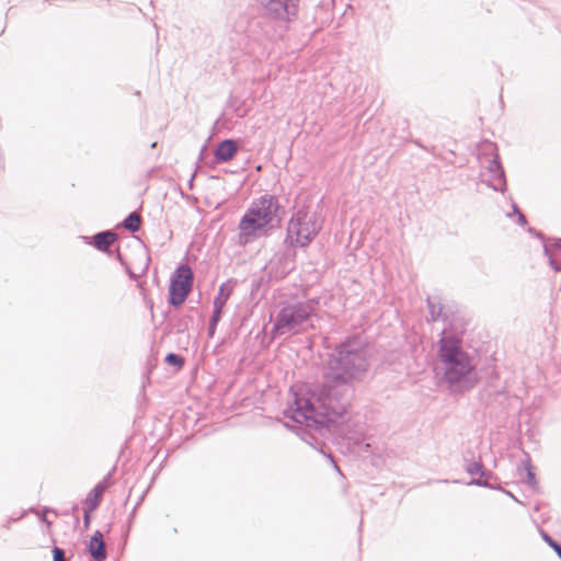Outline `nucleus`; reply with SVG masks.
I'll return each instance as SVG.
<instances>
[{
	"instance_id": "obj_2",
	"label": "nucleus",
	"mask_w": 561,
	"mask_h": 561,
	"mask_svg": "<svg viewBox=\"0 0 561 561\" xmlns=\"http://www.w3.org/2000/svg\"><path fill=\"white\" fill-rule=\"evenodd\" d=\"M279 203L273 195L254 199L239 221V241L249 243L264 236L279 221Z\"/></svg>"
},
{
	"instance_id": "obj_9",
	"label": "nucleus",
	"mask_w": 561,
	"mask_h": 561,
	"mask_svg": "<svg viewBox=\"0 0 561 561\" xmlns=\"http://www.w3.org/2000/svg\"><path fill=\"white\" fill-rule=\"evenodd\" d=\"M88 549L95 561H104L106 559V548L100 530H96L91 537Z\"/></svg>"
},
{
	"instance_id": "obj_14",
	"label": "nucleus",
	"mask_w": 561,
	"mask_h": 561,
	"mask_svg": "<svg viewBox=\"0 0 561 561\" xmlns=\"http://www.w3.org/2000/svg\"><path fill=\"white\" fill-rule=\"evenodd\" d=\"M165 363L170 366L176 367V369H182L185 364V359L180 355L170 353L165 356Z\"/></svg>"
},
{
	"instance_id": "obj_8",
	"label": "nucleus",
	"mask_w": 561,
	"mask_h": 561,
	"mask_svg": "<svg viewBox=\"0 0 561 561\" xmlns=\"http://www.w3.org/2000/svg\"><path fill=\"white\" fill-rule=\"evenodd\" d=\"M233 291V283L232 282H226L222 283L219 287L218 295L214 299V313L211 317V323L215 325L221 316L222 309L230 298L231 294Z\"/></svg>"
},
{
	"instance_id": "obj_17",
	"label": "nucleus",
	"mask_w": 561,
	"mask_h": 561,
	"mask_svg": "<svg viewBox=\"0 0 561 561\" xmlns=\"http://www.w3.org/2000/svg\"><path fill=\"white\" fill-rule=\"evenodd\" d=\"M481 469H482L481 465L473 463V465L470 466L469 472L471 474H473V476H480L481 474Z\"/></svg>"
},
{
	"instance_id": "obj_13",
	"label": "nucleus",
	"mask_w": 561,
	"mask_h": 561,
	"mask_svg": "<svg viewBox=\"0 0 561 561\" xmlns=\"http://www.w3.org/2000/svg\"><path fill=\"white\" fill-rule=\"evenodd\" d=\"M141 225L140 216L136 213H131L125 220L124 227L133 232L138 231Z\"/></svg>"
},
{
	"instance_id": "obj_16",
	"label": "nucleus",
	"mask_w": 561,
	"mask_h": 561,
	"mask_svg": "<svg viewBox=\"0 0 561 561\" xmlns=\"http://www.w3.org/2000/svg\"><path fill=\"white\" fill-rule=\"evenodd\" d=\"M53 557L54 561H66L64 550L58 547L53 549Z\"/></svg>"
},
{
	"instance_id": "obj_20",
	"label": "nucleus",
	"mask_w": 561,
	"mask_h": 561,
	"mask_svg": "<svg viewBox=\"0 0 561 561\" xmlns=\"http://www.w3.org/2000/svg\"><path fill=\"white\" fill-rule=\"evenodd\" d=\"M551 548L557 552V554L561 558V546L556 541L551 545Z\"/></svg>"
},
{
	"instance_id": "obj_22",
	"label": "nucleus",
	"mask_w": 561,
	"mask_h": 561,
	"mask_svg": "<svg viewBox=\"0 0 561 561\" xmlns=\"http://www.w3.org/2000/svg\"><path fill=\"white\" fill-rule=\"evenodd\" d=\"M518 219H519V220H523V219H524V217H523L522 215H518Z\"/></svg>"
},
{
	"instance_id": "obj_11",
	"label": "nucleus",
	"mask_w": 561,
	"mask_h": 561,
	"mask_svg": "<svg viewBox=\"0 0 561 561\" xmlns=\"http://www.w3.org/2000/svg\"><path fill=\"white\" fill-rule=\"evenodd\" d=\"M106 490V484L99 483L93 490L88 494L84 501V508L89 511H95L101 503L102 496Z\"/></svg>"
},
{
	"instance_id": "obj_18",
	"label": "nucleus",
	"mask_w": 561,
	"mask_h": 561,
	"mask_svg": "<svg viewBox=\"0 0 561 561\" xmlns=\"http://www.w3.org/2000/svg\"><path fill=\"white\" fill-rule=\"evenodd\" d=\"M92 513H93V511H89V510L84 508L83 523H84L85 528H89V526H90V519H91Z\"/></svg>"
},
{
	"instance_id": "obj_10",
	"label": "nucleus",
	"mask_w": 561,
	"mask_h": 561,
	"mask_svg": "<svg viewBox=\"0 0 561 561\" xmlns=\"http://www.w3.org/2000/svg\"><path fill=\"white\" fill-rule=\"evenodd\" d=\"M237 153V145L233 140L221 141L215 152V157L218 161H229Z\"/></svg>"
},
{
	"instance_id": "obj_4",
	"label": "nucleus",
	"mask_w": 561,
	"mask_h": 561,
	"mask_svg": "<svg viewBox=\"0 0 561 561\" xmlns=\"http://www.w3.org/2000/svg\"><path fill=\"white\" fill-rule=\"evenodd\" d=\"M321 219L313 211H298L289 221L288 239L293 244L306 247L320 231Z\"/></svg>"
},
{
	"instance_id": "obj_7",
	"label": "nucleus",
	"mask_w": 561,
	"mask_h": 561,
	"mask_svg": "<svg viewBox=\"0 0 561 561\" xmlns=\"http://www.w3.org/2000/svg\"><path fill=\"white\" fill-rule=\"evenodd\" d=\"M265 5L276 18L288 19L289 16L296 15L298 0H267Z\"/></svg>"
},
{
	"instance_id": "obj_5",
	"label": "nucleus",
	"mask_w": 561,
	"mask_h": 561,
	"mask_svg": "<svg viewBox=\"0 0 561 561\" xmlns=\"http://www.w3.org/2000/svg\"><path fill=\"white\" fill-rule=\"evenodd\" d=\"M313 311L314 306L311 301L286 305L277 316L275 329L283 331H298V328L310 319Z\"/></svg>"
},
{
	"instance_id": "obj_6",
	"label": "nucleus",
	"mask_w": 561,
	"mask_h": 561,
	"mask_svg": "<svg viewBox=\"0 0 561 561\" xmlns=\"http://www.w3.org/2000/svg\"><path fill=\"white\" fill-rule=\"evenodd\" d=\"M193 272L187 265H180L170 280L169 301L171 305L181 306L192 290Z\"/></svg>"
},
{
	"instance_id": "obj_15",
	"label": "nucleus",
	"mask_w": 561,
	"mask_h": 561,
	"mask_svg": "<svg viewBox=\"0 0 561 561\" xmlns=\"http://www.w3.org/2000/svg\"><path fill=\"white\" fill-rule=\"evenodd\" d=\"M550 260L556 270L561 268V245L551 251Z\"/></svg>"
},
{
	"instance_id": "obj_3",
	"label": "nucleus",
	"mask_w": 561,
	"mask_h": 561,
	"mask_svg": "<svg viewBox=\"0 0 561 561\" xmlns=\"http://www.w3.org/2000/svg\"><path fill=\"white\" fill-rule=\"evenodd\" d=\"M438 359L443 379L449 385L462 382L474 370L472 357L462 347L461 336L444 333L438 342Z\"/></svg>"
},
{
	"instance_id": "obj_12",
	"label": "nucleus",
	"mask_w": 561,
	"mask_h": 561,
	"mask_svg": "<svg viewBox=\"0 0 561 561\" xmlns=\"http://www.w3.org/2000/svg\"><path fill=\"white\" fill-rule=\"evenodd\" d=\"M116 239V234L112 231L100 232L94 236L93 245L100 251H107Z\"/></svg>"
},
{
	"instance_id": "obj_19",
	"label": "nucleus",
	"mask_w": 561,
	"mask_h": 561,
	"mask_svg": "<svg viewBox=\"0 0 561 561\" xmlns=\"http://www.w3.org/2000/svg\"><path fill=\"white\" fill-rule=\"evenodd\" d=\"M551 548L557 552V554L561 558V546L556 541L551 545Z\"/></svg>"
},
{
	"instance_id": "obj_21",
	"label": "nucleus",
	"mask_w": 561,
	"mask_h": 561,
	"mask_svg": "<svg viewBox=\"0 0 561 561\" xmlns=\"http://www.w3.org/2000/svg\"><path fill=\"white\" fill-rule=\"evenodd\" d=\"M543 540L551 547V545L554 542V540L548 536L547 534L542 533Z\"/></svg>"
},
{
	"instance_id": "obj_1",
	"label": "nucleus",
	"mask_w": 561,
	"mask_h": 561,
	"mask_svg": "<svg viewBox=\"0 0 561 561\" xmlns=\"http://www.w3.org/2000/svg\"><path fill=\"white\" fill-rule=\"evenodd\" d=\"M367 368V360L362 352L350 344L341 346L337 355L330 359L324 373V383L311 391L306 399V407L316 415L331 420L332 414H341L337 399L341 387L358 378Z\"/></svg>"
}]
</instances>
